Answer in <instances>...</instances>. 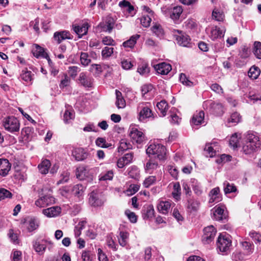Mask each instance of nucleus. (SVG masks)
<instances>
[{
	"instance_id": "obj_42",
	"label": "nucleus",
	"mask_w": 261,
	"mask_h": 261,
	"mask_svg": "<svg viewBox=\"0 0 261 261\" xmlns=\"http://www.w3.org/2000/svg\"><path fill=\"white\" fill-rule=\"evenodd\" d=\"M114 176L112 170H109L106 172H102L99 175V180L106 181L107 180H112Z\"/></svg>"
},
{
	"instance_id": "obj_1",
	"label": "nucleus",
	"mask_w": 261,
	"mask_h": 261,
	"mask_svg": "<svg viewBox=\"0 0 261 261\" xmlns=\"http://www.w3.org/2000/svg\"><path fill=\"white\" fill-rule=\"evenodd\" d=\"M261 146V140L256 133H248L245 137L243 149L246 154H249L256 151Z\"/></svg>"
},
{
	"instance_id": "obj_5",
	"label": "nucleus",
	"mask_w": 261,
	"mask_h": 261,
	"mask_svg": "<svg viewBox=\"0 0 261 261\" xmlns=\"http://www.w3.org/2000/svg\"><path fill=\"white\" fill-rule=\"evenodd\" d=\"M202 242L204 244L210 243L214 239L217 230L213 225L206 227L203 229Z\"/></svg>"
},
{
	"instance_id": "obj_34",
	"label": "nucleus",
	"mask_w": 261,
	"mask_h": 261,
	"mask_svg": "<svg viewBox=\"0 0 261 261\" xmlns=\"http://www.w3.org/2000/svg\"><path fill=\"white\" fill-rule=\"evenodd\" d=\"M140 36L138 34L132 36L129 39L123 43V46L124 47L132 48L136 43L137 40L140 38Z\"/></svg>"
},
{
	"instance_id": "obj_58",
	"label": "nucleus",
	"mask_w": 261,
	"mask_h": 261,
	"mask_svg": "<svg viewBox=\"0 0 261 261\" xmlns=\"http://www.w3.org/2000/svg\"><path fill=\"white\" fill-rule=\"evenodd\" d=\"M80 68L75 66H70L68 67V73L70 76L73 78L75 77L77 72L80 71Z\"/></svg>"
},
{
	"instance_id": "obj_53",
	"label": "nucleus",
	"mask_w": 261,
	"mask_h": 261,
	"mask_svg": "<svg viewBox=\"0 0 261 261\" xmlns=\"http://www.w3.org/2000/svg\"><path fill=\"white\" fill-rule=\"evenodd\" d=\"M168 106L167 103L165 100H162L156 105V107L160 110H161V112L164 116L166 115V113L168 110Z\"/></svg>"
},
{
	"instance_id": "obj_52",
	"label": "nucleus",
	"mask_w": 261,
	"mask_h": 261,
	"mask_svg": "<svg viewBox=\"0 0 261 261\" xmlns=\"http://www.w3.org/2000/svg\"><path fill=\"white\" fill-rule=\"evenodd\" d=\"M151 17L150 15L144 14L141 18L140 21L142 25L145 28H147L150 25L151 21Z\"/></svg>"
},
{
	"instance_id": "obj_50",
	"label": "nucleus",
	"mask_w": 261,
	"mask_h": 261,
	"mask_svg": "<svg viewBox=\"0 0 261 261\" xmlns=\"http://www.w3.org/2000/svg\"><path fill=\"white\" fill-rule=\"evenodd\" d=\"M80 61L81 64L84 66L88 65L91 62V59H90L89 56L87 53L82 52L81 53Z\"/></svg>"
},
{
	"instance_id": "obj_7",
	"label": "nucleus",
	"mask_w": 261,
	"mask_h": 261,
	"mask_svg": "<svg viewBox=\"0 0 261 261\" xmlns=\"http://www.w3.org/2000/svg\"><path fill=\"white\" fill-rule=\"evenodd\" d=\"M154 68L158 74L167 75L172 69L170 64L162 62L154 65Z\"/></svg>"
},
{
	"instance_id": "obj_19",
	"label": "nucleus",
	"mask_w": 261,
	"mask_h": 261,
	"mask_svg": "<svg viewBox=\"0 0 261 261\" xmlns=\"http://www.w3.org/2000/svg\"><path fill=\"white\" fill-rule=\"evenodd\" d=\"M89 201L90 204L93 206H100L104 203V201L100 196L94 192L91 193Z\"/></svg>"
},
{
	"instance_id": "obj_17",
	"label": "nucleus",
	"mask_w": 261,
	"mask_h": 261,
	"mask_svg": "<svg viewBox=\"0 0 261 261\" xmlns=\"http://www.w3.org/2000/svg\"><path fill=\"white\" fill-rule=\"evenodd\" d=\"M176 39L177 43L184 47H189L191 44V39L189 36L185 34H179L176 36Z\"/></svg>"
},
{
	"instance_id": "obj_49",
	"label": "nucleus",
	"mask_w": 261,
	"mask_h": 261,
	"mask_svg": "<svg viewBox=\"0 0 261 261\" xmlns=\"http://www.w3.org/2000/svg\"><path fill=\"white\" fill-rule=\"evenodd\" d=\"M253 53L257 58L261 59V42L255 41L254 43Z\"/></svg>"
},
{
	"instance_id": "obj_21",
	"label": "nucleus",
	"mask_w": 261,
	"mask_h": 261,
	"mask_svg": "<svg viewBox=\"0 0 261 261\" xmlns=\"http://www.w3.org/2000/svg\"><path fill=\"white\" fill-rule=\"evenodd\" d=\"M79 81L80 83L85 87H92L93 79L86 75V73L82 72L80 74Z\"/></svg>"
},
{
	"instance_id": "obj_48",
	"label": "nucleus",
	"mask_w": 261,
	"mask_h": 261,
	"mask_svg": "<svg viewBox=\"0 0 261 261\" xmlns=\"http://www.w3.org/2000/svg\"><path fill=\"white\" fill-rule=\"evenodd\" d=\"M159 144L151 143L146 149V153L149 155H154L159 148Z\"/></svg>"
},
{
	"instance_id": "obj_36",
	"label": "nucleus",
	"mask_w": 261,
	"mask_h": 261,
	"mask_svg": "<svg viewBox=\"0 0 261 261\" xmlns=\"http://www.w3.org/2000/svg\"><path fill=\"white\" fill-rule=\"evenodd\" d=\"M132 148V144L126 139H121L120 142L119 146L118 148V151L123 152L125 150Z\"/></svg>"
},
{
	"instance_id": "obj_18",
	"label": "nucleus",
	"mask_w": 261,
	"mask_h": 261,
	"mask_svg": "<svg viewBox=\"0 0 261 261\" xmlns=\"http://www.w3.org/2000/svg\"><path fill=\"white\" fill-rule=\"evenodd\" d=\"M61 210L59 206H54L43 210V214L48 217H55L58 216Z\"/></svg>"
},
{
	"instance_id": "obj_9",
	"label": "nucleus",
	"mask_w": 261,
	"mask_h": 261,
	"mask_svg": "<svg viewBox=\"0 0 261 261\" xmlns=\"http://www.w3.org/2000/svg\"><path fill=\"white\" fill-rule=\"evenodd\" d=\"M11 168V164L8 160L0 158V175L6 176Z\"/></svg>"
},
{
	"instance_id": "obj_11",
	"label": "nucleus",
	"mask_w": 261,
	"mask_h": 261,
	"mask_svg": "<svg viewBox=\"0 0 261 261\" xmlns=\"http://www.w3.org/2000/svg\"><path fill=\"white\" fill-rule=\"evenodd\" d=\"M47 241L45 240H37L33 241V246L35 250L40 254H43L46 248Z\"/></svg>"
},
{
	"instance_id": "obj_40",
	"label": "nucleus",
	"mask_w": 261,
	"mask_h": 261,
	"mask_svg": "<svg viewBox=\"0 0 261 261\" xmlns=\"http://www.w3.org/2000/svg\"><path fill=\"white\" fill-rule=\"evenodd\" d=\"M181 188L180 185L178 182H175L173 185V191L172 194L173 197L177 200L180 199L181 194Z\"/></svg>"
},
{
	"instance_id": "obj_33",
	"label": "nucleus",
	"mask_w": 261,
	"mask_h": 261,
	"mask_svg": "<svg viewBox=\"0 0 261 261\" xmlns=\"http://www.w3.org/2000/svg\"><path fill=\"white\" fill-rule=\"evenodd\" d=\"M129 234L126 231H120L119 236H118V240L119 244L124 247L127 243Z\"/></svg>"
},
{
	"instance_id": "obj_25",
	"label": "nucleus",
	"mask_w": 261,
	"mask_h": 261,
	"mask_svg": "<svg viewBox=\"0 0 261 261\" xmlns=\"http://www.w3.org/2000/svg\"><path fill=\"white\" fill-rule=\"evenodd\" d=\"M73 29L75 33L79 35V38L86 34L88 27L87 23H84L82 25H73Z\"/></svg>"
},
{
	"instance_id": "obj_56",
	"label": "nucleus",
	"mask_w": 261,
	"mask_h": 261,
	"mask_svg": "<svg viewBox=\"0 0 261 261\" xmlns=\"http://www.w3.org/2000/svg\"><path fill=\"white\" fill-rule=\"evenodd\" d=\"M239 138L240 137H239L237 133L232 135L229 140L230 145L233 147L234 148L238 147Z\"/></svg>"
},
{
	"instance_id": "obj_38",
	"label": "nucleus",
	"mask_w": 261,
	"mask_h": 261,
	"mask_svg": "<svg viewBox=\"0 0 261 261\" xmlns=\"http://www.w3.org/2000/svg\"><path fill=\"white\" fill-rule=\"evenodd\" d=\"M224 191L225 194L235 192L237 191V188L233 184H230L227 181L223 183Z\"/></svg>"
},
{
	"instance_id": "obj_37",
	"label": "nucleus",
	"mask_w": 261,
	"mask_h": 261,
	"mask_svg": "<svg viewBox=\"0 0 261 261\" xmlns=\"http://www.w3.org/2000/svg\"><path fill=\"white\" fill-rule=\"evenodd\" d=\"M199 204L197 200L191 199L188 200L187 208L191 212H195L198 209Z\"/></svg>"
},
{
	"instance_id": "obj_22",
	"label": "nucleus",
	"mask_w": 261,
	"mask_h": 261,
	"mask_svg": "<svg viewBox=\"0 0 261 261\" xmlns=\"http://www.w3.org/2000/svg\"><path fill=\"white\" fill-rule=\"evenodd\" d=\"M209 196L210 197L209 200L210 203L218 202L220 201L222 199L220 194V189L219 187L213 189L210 191Z\"/></svg>"
},
{
	"instance_id": "obj_45",
	"label": "nucleus",
	"mask_w": 261,
	"mask_h": 261,
	"mask_svg": "<svg viewBox=\"0 0 261 261\" xmlns=\"http://www.w3.org/2000/svg\"><path fill=\"white\" fill-rule=\"evenodd\" d=\"M260 74V70L256 66L251 67L249 71H248V75L249 77L253 79H256L258 76Z\"/></svg>"
},
{
	"instance_id": "obj_2",
	"label": "nucleus",
	"mask_w": 261,
	"mask_h": 261,
	"mask_svg": "<svg viewBox=\"0 0 261 261\" xmlns=\"http://www.w3.org/2000/svg\"><path fill=\"white\" fill-rule=\"evenodd\" d=\"M3 126L6 130L10 133L17 132L20 128L19 121L14 116L5 118L3 121Z\"/></svg>"
},
{
	"instance_id": "obj_59",
	"label": "nucleus",
	"mask_w": 261,
	"mask_h": 261,
	"mask_svg": "<svg viewBox=\"0 0 261 261\" xmlns=\"http://www.w3.org/2000/svg\"><path fill=\"white\" fill-rule=\"evenodd\" d=\"M212 17L216 20L221 21L223 20L224 15L218 10L215 9L212 13Z\"/></svg>"
},
{
	"instance_id": "obj_24",
	"label": "nucleus",
	"mask_w": 261,
	"mask_h": 261,
	"mask_svg": "<svg viewBox=\"0 0 261 261\" xmlns=\"http://www.w3.org/2000/svg\"><path fill=\"white\" fill-rule=\"evenodd\" d=\"M52 201H54L53 197L45 196L36 200L35 202V204L37 206L42 207L48 205L49 203H51Z\"/></svg>"
},
{
	"instance_id": "obj_15",
	"label": "nucleus",
	"mask_w": 261,
	"mask_h": 261,
	"mask_svg": "<svg viewBox=\"0 0 261 261\" xmlns=\"http://www.w3.org/2000/svg\"><path fill=\"white\" fill-rule=\"evenodd\" d=\"M115 22L113 18L111 17H107L106 21L100 23L99 27L101 30L105 32L110 33L114 28Z\"/></svg>"
},
{
	"instance_id": "obj_44",
	"label": "nucleus",
	"mask_w": 261,
	"mask_h": 261,
	"mask_svg": "<svg viewBox=\"0 0 261 261\" xmlns=\"http://www.w3.org/2000/svg\"><path fill=\"white\" fill-rule=\"evenodd\" d=\"M96 145L101 148H109L112 146L111 143L106 142V140L103 138L98 137L95 141Z\"/></svg>"
},
{
	"instance_id": "obj_28",
	"label": "nucleus",
	"mask_w": 261,
	"mask_h": 261,
	"mask_svg": "<svg viewBox=\"0 0 261 261\" xmlns=\"http://www.w3.org/2000/svg\"><path fill=\"white\" fill-rule=\"evenodd\" d=\"M182 11L181 6L174 7L170 11V18L174 21L178 20Z\"/></svg>"
},
{
	"instance_id": "obj_12",
	"label": "nucleus",
	"mask_w": 261,
	"mask_h": 261,
	"mask_svg": "<svg viewBox=\"0 0 261 261\" xmlns=\"http://www.w3.org/2000/svg\"><path fill=\"white\" fill-rule=\"evenodd\" d=\"M133 153H128L125 154L123 156L119 158L117 162L118 168H122L132 162L133 159Z\"/></svg>"
},
{
	"instance_id": "obj_46",
	"label": "nucleus",
	"mask_w": 261,
	"mask_h": 261,
	"mask_svg": "<svg viewBox=\"0 0 261 261\" xmlns=\"http://www.w3.org/2000/svg\"><path fill=\"white\" fill-rule=\"evenodd\" d=\"M166 154V149L165 147L161 145L159 146V148L154 155H156L159 160H163L165 158Z\"/></svg>"
},
{
	"instance_id": "obj_62",
	"label": "nucleus",
	"mask_w": 261,
	"mask_h": 261,
	"mask_svg": "<svg viewBox=\"0 0 261 261\" xmlns=\"http://www.w3.org/2000/svg\"><path fill=\"white\" fill-rule=\"evenodd\" d=\"M242 244L243 249L246 251L247 253L250 254L253 252V244L247 241L242 242Z\"/></svg>"
},
{
	"instance_id": "obj_29",
	"label": "nucleus",
	"mask_w": 261,
	"mask_h": 261,
	"mask_svg": "<svg viewBox=\"0 0 261 261\" xmlns=\"http://www.w3.org/2000/svg\"><path fill=\"white\" fill-rule=\"evenodd\" d=\"M116 96V105L118 109L124 108L126 106L125 100L122 95V93L118 90H115Z\"/></svg>"
},
{
	"instance_id": "obj_20",
	"label": "nucleus",
	"mask_w": 261,
	"mask_h": 261,
	"mask_svg": "<svg viewBox=\"0 0 261 261\" xmlns=\"http://www.w3.org/2000/svg\"><path fill=\"white\" fill-rule=\"evenodd\" d=\"M204 113L203 111H200L193 115L191 123L195 125H201L204 123Z\"/></svg>"
},
{
	"instance_id": "obj_14",
	"label": "nucleus",
	"mask_w": 261,
	"mask_h": 261,
	"mask_svg": "<svg viewBox=\"0 0 261 261\" xmlns=\"http://www.w3.org/2000/svg\"><path fill=\"white\" fill-rule=\"evenodd\" d=\"M72 155L75 160L81 161L87 158L88 153L82 148H76L72 150Z\"/></svg>"
},
{
	"instance_id": "obj_32",
	"label": "nucleus",
	"mask_w": 261,
	"mask_h": 261,
	"mask_svg": "<svg viewBox=\"0 0 261 261\" xmlns=\"http://www.w3.org/2000/svg\"><path fill=\"white\" fill-rule=\"evenodd\" d=\"M211 108L212 112L217 115H221L223 113V108L221 103L213 102L211 104Z\"/></svg>"
},
{
	"instance_id": "obj_39",
	"label": "nucleus",
	"mask_w": 261,
	"mask_h": 261,
	"mask_svg": "<svg viewBox=\"0 0 261 261\" xmlns=\"http://www.w3.org/2000/svg\"><path fill=\"white\" fill-rule=\"evenodd\" d=\"M192 187L195 194L198 196L201 195L202 193V190L201 187L197 180L195 179H192Z\"/></svg>"
},
{
	"instance_id": "obj_31",
	"label": "nucleus",
	"mask_w": 261,
	"mask_h": 261,
	"mask_svg": "<svg viewBox=\"0 0 261 261\" xmlns=\"http://www.w3.org/2000/svg\"><path fill=\"white\" fill-rule=\"evenodd\" d=\"M241 116L238 112H234L231 114L230 117L228 119V123L230 124L229 126L236 125L241 120Z\"/></svg>"
},
{
	"instance_id": "obj_57",
	"label": "nucleus",
	"mask_w": 261,
	"mask_h": 261,
	"mask_svg": "<svg viewBox=\"0 0 261 261\" xmlns=\"http://www.w3.org/2000/svg\"><path fill=\"white\" fill-rule=\"evenodd\" d=\"M12 196V195L9 191L4 188L0 189V201L6 198H10Z\"/></svg>"
},
{
	"instance_id": "obj_16",
	"label": "nucleus",
	"mask_w": 261,
	"mask_h": 261,
	"mask_svg": "<svg viewBox=\"0 0 261 261\" xmlns=\"http://www.w3.org/2000/svg\"><path fill=\"white\" fill-rule=\"evenodd\" d=\"M129 135L130 137L138 143H141L145 138L144 134L135 128L132 129Z\"/></svg>"
},
{
	"instance_id": "obj_23",
	"label": "nucleus",
	"mask_w": 261,
	"mask_h": 261,
	"mask_svg": "<svg viewBox=\"0 0 261 261\" xmlns=\"http://www.w3.org/2000/svg\"><path fill=\"white\" fill-rule=\"evenodd\" d=\"M225 31L224 29L215 27L211 30L210 37L213 40L223 37L224 35Z\"/></svg>"
},
{
	"instance_id": "obj_60",
	"label": "nucleus",
	"mask_w": 261,
	"mask_h": 261,
	"mask_svg": "<svg viewBox=\"0 0 261 261\" xmlns=\"http://www.w3.org/2000/svg\"><path fill=\"white\" fill-rule=\"evenodd\" d=\"M74 118V115L71 112L69 111L68 110H66L63 116V120L65 123H69L70 120L73 119Z\"/></svg>"
},
{
	"instance_id": "obj_27",
	"label": "nucleus",
	"mask_w": 261,
	"mask_h": 261,
	"mask_svg": "<svg viewBox=\"0 0 261 261\" xmlns=\"http://www.w3.org/2000/svg\"><path fill=\"white\" fill-rule=\"evenodd\" d=\"M171 203L170 201H161L158 205V210L160 213L163 214H167L170 210Z\"/></svg>"
},
{
	"instance_id": "obj_63",
	"label": "nucleus",
	"mask_w": 261,
	"mask_h": 261,
	"mask_svg": "<svg viewBox=\"0 0 261 261\" xmlns=\"http://www.w3.org/2000/svg\"><path fill=\"white\" fill-rule=\"evenodd\" d=\"M8 236L12 243L16 244H18L19 243L17 234L14 233L13 230L10 229Z\"/></svg>"
},
{
	"instance_id": "obj_3",
	"label": "nucleus",
	"mask_w": 261,
	"mask_h": 261,
	"mask_svg": "<svg viewBox=\"0 0 261 261\" xmlns=\"http://www.w3.org/2000/svg\"><path fill=\"white\" fill-rule=\"evenodd\" d=\"M137 110L139 112L138 119L140 121H144L152 115L151 110L146 103L141 102L139 103Z\"/></svg>"
},
{
	"instance_id": "obj_54",
	"label": "nucleus",
	"mask_w": 261,
	"mask_h": 261,
	"mask_svg": "<svg viewBox=\"0 0 261 261\" xmlns=\"http://www.w3.org/2000/svg\"><path fill=\"white\" fill-rule=\"evenodd\" d=\"M84 187L81 184H77L73 186L72 192L75 195L80 197L83 193Z\"/></svg>"
},
{
	"instance_id": "obj_47",
	"label": "nucleus",
	"mask_w": 261,
	"mask_h": 261,
	"mask_svg": "<svg viewBox=\"0 0 261 261\" xmlns=\"http://www.w3.org/2000/svg\"><path fill=\"white\" fill-rule=\"evenodd\" d=\"M143 211L144 217L146 218H152L154 215V210L152 205L147 206L144 208Z\"/></svg>"
},
{
	"instance_id": "obj_4",
	"label": "nucleus",
	"mask_w": 261,
	"mask_h": 261,
	"mask_svg": "<svg viewBox=\"0 0 261 261\" xmlns=\"http://www.w3.org/2000/svg\"><path fill=\"white\" fill-rule=\"evenodd\" d=\"M217 247L221 252L227 251L231 245V241L228 235L220 234L217 240Z\"/></svg>"
},
{
	"instance_id": "obj_41",
	"label": "nucleus",
	"mask_w": 261,
	"mask_h": 261,
	"mask_svg": "<svg viewBox=\"0 0 261 261\" xmlns=\"http://www.w3.org/2000/svg\"><path fill=\"white\" fill-rule=\"evenodd\" d=\"M114 48L112 47L106 46L101 51V56L103 59H107L110 57L114 53Z\"/></svg>"
},
{
	"instance_id": "obj_43",
	"label": "nucleus",
	"mask_w": 261,
	"mask_h": 261,
	"mask_svg": "<svg viewBox=\"0 0 261 261\" xmlns=\"http://www.w3.org/2000/svg\"><path fill=\"white\" fill-rule=\"evenodd\" d=\"M153 33L158 37H162L164 34V30L160 24H155L151 28Z\"/></svg>"
},
{
	"instance_id": "obj_26",
	"label": "nucleus",
	"mask_w": 261,
	"mask_h": 261,
	"mask_svg": "<svg viewBox=\"0 0 261 261\" xmlns=\"http://www.w3.org/2000/svg\"><path fill=\"white\" fill-rule=\"evenodd\" d=\"M50 166L51 164L50 161L48 160L45 159L38 165V168L40 173L43 174H46L48 173Z\"/></svg>"
},
{
	"instance_id": "obj_55",
	"label": "nucleus",
	"mask_w": 261,
	"mask_h": 261,
	"mask_svg": "<svg viewBox=\"0 0 261 261\" xmlns=\"http://www.w3.org/2000/svg\"><path fill=\"white\" fill-rule=\"evenodd\" d=\"M138 72L141 75H146L149 72V67L146 64H142L138 68Z\"/></svg>"
},
{
	"instance_id": "obj_61",
	"label": "nucleus",
	"mask_w": 261,
	"mask_h": 261,
	"mask_svg": "<svg viewBox=\"0 0 261 261\" xmlns=\"http://www.w3.org/2000/svg\"><path fill=\"white\" fill-rule=\"evenodd\" d=\"M180 82L186 86L191 87L193 85V83L190 81L184 73H181L179 77Z\"/></svg>"
},
{
	"instance_id": "obj_64",
	"label": "nucleus",
	"mask_w": 261,
	"mask_h": 261,
	"mask_svg": "<svg viewBox=\"0 0 261 261\" xmlns=\"http://www.w3.org/2000/svg\"><path fill=\"white\" fill-rule=\"evenodd\" d=\"M249 236L256 243H260L261 242V234L254 231H251L249 233Z\"/></svg>"
},
{
	"instance_id": "obj_8",
	"label": "nucleus",
	"mask_w": 261,
	"mask_h": 261,
	"mask_svg": "<svg viewBox=\"0 0 261 261\" xmlns=\"http://www.w3.org/2000/svg\"><path fill=\"white\" fill-rule=\"evenodd\" d=\"M53 38L55 41L59 44L64 40L72 39L73 37L68 31H63L56 32L54 34Z\"/></svg>"
},
{
	"instance_id": "obj_10",
	"label": "nucleus",
	"mask_w": 261,
	"mask_h": 261,
	"mask_svg": "<svg viewBox=\"0 0 261 261\" xmlns=\"http://www.w3.org/2000/svg\"><path fill=\"white\" fill-rule=\"evenodd\" d=\"M24 223L29 232L36 230L39 226V220L34 217L28 218Z\"/></svg>"
},
{
	"instance_id": "obj_30",
	"label": "nucleus",
	"mask_w": 261,
	"mask_h": 261,
	"mask_svg": "<svg viewBox=\"0 0 261 261\" xmlns=\"http://www.w3.org/2000/svg\"><path fill=\"white\" fill-rule=\"evenodd\" d=\"M224 208L220 206L216 207L214 213V219L217 221H223L226 219Z\"/></svg>"
},
{
	"instance_id": "obj_6",
	"label": "nucleus",
	"mask_w": 261,
	"mask_h": 261,
	"mask_svg": "<svg viewBox=\"0 0 261 261\" xmlns=\"http://www.w3.org/2000/svg\"><path fill=\"white\" fill-rule=\"evenodd\" d=\"M76 175L80 180H84L92 176L91 170L88 167L81 166L76 168Z\"/></svg>"
},
{
	"instance_id": "obj_51",
	"label": "nucleus",
	"mask_w": 261,
	"mask_h": 261,
	"mask_svg": "<svg viewBox=\"0 0 261 261\" xmlns=\"http://www.w3.org/2000/svg\"><path fill=\"white\" fill-rule=\"evenodd\" d=\"M20 77L22 80L27 82H31L33 80L31 71H28L27 69L22 71Z\"/></svg>"
},
{
	"instance_id": "obj_13",
	"label": "nucleus",
	"mask_w": 261,
	"mask_h": 261,
	"mask_svg": "<svg viewBox=\"0 0 261 261\" xmlns=\"http://www.w3.org/2000/svg\"><path fill=\"white\" fill-rule=\"evenodd\" d=\"M218 149L217 143H207L204 148L205 154L206 157H213L216 155V150Z\"/></svg>"
},
{
	"instance_id": "obj_35",
	"label": "nucleus",
	"mask_w": 261,
	"mask_h": 261,
	"mask_svg": "<svg viewBox=\"0 0 261 261\" xmlns=\"http://www.w3.org/2000/svg\"><path fill=\"white\" fill-rule=\"evenodd\" d=\"M32 51L34 56L37 58L41 56L45 58L47 56V55L45 54L44 49L37 44L35 45V48Z\"/></svg>"
}]
</instances>
